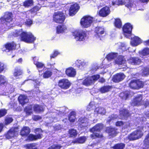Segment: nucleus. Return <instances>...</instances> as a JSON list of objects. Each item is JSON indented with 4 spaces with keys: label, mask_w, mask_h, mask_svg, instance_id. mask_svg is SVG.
Segmentation results:
<instances>
[{
    "label": "nucleus",
    "mask_w": 149,
    "mask_h": 149,
    "mask_svg": "<svg viewBox=\"0 0 149 149\" xmlns=\"http://www.w3.org/2000/svg\"><path fill=\"white\" fill-rule=\"evenodd\" d=\"M90 77L94 83L95 81L97 80L100 78V75L99 74H97L92 75Z\"/></svg>",
    "instance_id": "obj_49"
},
{
    "label": "nucleus",
    "mask_w": 149,
    "mask_h": 149,
    "mask_svg": "<svg viewBox=\"0 0 149 149\" xmlns=\"http://www.w3.org/2000/svg\"><path fill=\"white\" fill-rule=\"evenodd\" d=\"M110 13V10L109 7L105 6L100 10L98 13V15L100 17H104L108 16Z\"/></svg>",
    "instance_id": "obj_17"
},
{
    "label": "nucleus",
    "mask_w": 149,
    "mask_h": 149,
    "mask_svg": "<svg viewBox=\"0 0 149 149\" xmlns=\"http://www.w3.org/2000/svg\"><path fill=\"white\" fill-rule=\"evenodd\" d=\"M67 29L66 27L64 25H58L56 27V32L57 33H60L64 32Z\"/></svg>",
    "instance_id": "obj_36"
},
{
    "label": "nucleus",
    "mask_w": 149,
    "mask_h": 149,
    "mask_svg": "<svg viewBox=\"0 0 149 149\" xmlns=\"http://www.w3.org/2000/svg\"><path fill=\"white\" fill-rule=\"evenodd\" d=\"M78 143H83L85 142L86 140L85 136H82L77 138Z\"/></svg>",
    "instance_id": "obj_48"
},
{
    "label": "nucleus",
    "mask_w": 149,
    "mask_h": 149,
    "mask_svg": "<svg viewBox=\"0 0 149 149\" xmlns=\"http://www.w3.org/2000/svg\"><path fill=\"white\" fill-rule=\"evenodd\" d=\"M22 70L19 67H16L14 69V71L13 73V76L17 77L22 75Z\"/></svg>",
    "instance_id": "obj_33"
},
{
    "label": "nucleus",
    "mask_w": 149,
    "mask_h": 149,
    "mask_svg": "<svg viewBox=\"0 0 149 149\" xmlns=\"http://www.w3.org/2000/svg\"><path fill=\"white\" fill-rule=\"evenodd\" d=\"M142 74L144 76H147L149 74V69L148 68H146L144 69L142 72Z\"/></svg>",
    "instance_id": "obj_55"
},
{
    "label": "nucleus",
    "mask_w": 149,
    "mask_h": 149,
    "mask_svg": "<svg viewBox=\"0 0 149 149\" xmlns=\"http://www.w3.org/2000/svg\"><path fill=\"white\" fill-rule=\"evenodd\" d=\"M115 54L113 53H109L106 56V58L108 60L111 61L115 57Z\"/></svg>",
    "instance_id": "obj_47"
},
{
    "label": "nucleus",
    "mask_w": 149,
    "mask_h": 149,
    "mask_svg": "<svg viewBox=\"0 0 149 149\" xmlns=\"http://www.w3.org/2000/svg\"><path fill=\"white\" fill-rule=\"evenodd\" d=\"M84 63H82L81 62H80L79 63V62H77L76 63V65L78 68L80 69H83L84 68L83 66L84 65Z\"/></svg>",
    "instance_id": "obj_53"
},
{
    "label": "nucleus",
    "mask_w": 149,
    "mask_h": 149,
    "mask_svg": "<svg viewBox=\"0 0 149 149\" xmlns=\"http://www.w3.org/2000/svg\"><path fill=\"white\" fill-rule=\"evenodd\" d=\"M73 35L77 41H81L84 40L86 36L85 31L81 30H77L73 32Z\"/></svg>",
    "instance_id": "obj_8"
},
{
    "label": "nucleus",
    "mask_w": 149,
    "mask_h": 149,
    "mask_svg": "<svg viewBox=\"0 0 149 149\" xmlns=\"http://www.w3.org/2000/svg\"><path fill=\"white\" fill-rule=\"evenodd\" d=\"M125 146V144L124 143H118L114 144L111 148L113 149H124Z\"/></svg>",
    "instance_id": "obj_38"
},
{
    "label": "nucleus",
    "mask_w": 149,
    "mask_h": 149,
    "mask_svg": "<svg viewBox=\"0 0 149 149\" xmlns=\"http://www.w3.org/2000/svg\"><path fill=\"white\" fill-rule=\"evenodd\" d=\"M133 29V26L129 23L125 24L122 27L123 31L125 35L128 34L129 35H131Z\"/></svg>",
    "instance_id": "obj_14"
},
{
    "label": "nucleus",
    "mask_w": 149,
    "mask_h": 149,
    "mask_svg": "<svg viewBox=\"0 0 149 149\" xmlns=\"http://www.w3.org/2000/svg\"><path fill=\"white\" fill-rule=\"evenodd\" d=\"M143 126H138L137 129L130 133L127 136L130 141H133L141 138L143 135Z\"/></svg>",
    "instance_id": "obj_2"
},
{
    "label": "nucleus",
    "mask_w": 149,
    "mask_h": 149,
    "mask_svg": "<svg viewBox=\"0 0 149 149\" xmlns=\"http://www.w3.org/2000/svg\"><path fill=\"white\" fill-rule=\"evenodd\" d=\"M129 96V94L126 92H123L119 94V97L123 100H127Z\"/></svg>",
    "instance_id": "obj_41"
},
{
    "label": "nucleus",
    "mask_w": 149,
    "mask_h": 149,
    "mask_svg": "<svg viewBox=\"0 0 149 149\" xmlns=\"http://www.w3.org/2000/svg\"><path fill=\"white\" fill-rule=\"evenodd\" d=\"M33 81L34 82L33 84L35 88H38L40 85V82L36 80H34Z\"/></svg>",
    "instance_id": "obj_56"
},
{
    "label": "nucleus",
    "mask_w": 149,
    "mask_h": 149,
    "mask_svg": "<svg viewBox=\"0 0 149 149\" xmlns=\"http://www.w3.org/2000/svg\"><path fill=\"white\" fill-rule=\"evenodd\" d=\"M7 83V81L6 80L5 77L3 75H0V86L4 85Z\"/></svg>",
    "instance_id": "obj_44"
},
{
    "label": "nucleus",
    "mask_w": 149,
    "mask_h": 149,
    "mask_svg": "<svg viewBox=\"0 0 149 149\" xmlns=\"http://www.w3.org/2000/svg\"><path fill=\"white\" fill-rule=\"evenodd\" d=\"M112 88L111 86H104L100 88L99 91L102 93H104L110 91Z\"/></svg>",
    "instance_id": "obj_29"
},
{
    "label": "nucleus",
    "mask_w": 149,
    "mask_h": 149,
    "mask_svg": "<svg viewBox=\"0 0 149 149\" xmlns=\"http://www.w3.org/2000/svg\"><path fill=\"white\" fill-rule=\"evenodd\" d=\"M38 68L40 69L44 66V64L42 62H38L35 64Z\"/></svg>",
    "instance_id": "obj_52"
},
{
    "label": "nucleus",
    "mask_w": 149,
    "mask_h": 149,
    "mask_svg": "<svg viewBox=\"0 0 149 149\" xmlns=\"http://www.w3.org/2000/svg\"><path fill=\"white\" fill-rule=\"evenodd\" d=\"M34 132L36 134H29L25 139V141H36L42 138V134L40 133H42L43 130L40 128H36L34 130Z\"/></svg>",
    "instance_id": "obj_3"
},
{
    "label": "nucleus",
    "mask_w": 149,
    "mask_h": 149,
    "mask_svg": "<svg viewBox=\"0 0 149 149\" xmlns=\"http://www.w3.org/2000/svg\"><path fill=\"white\" fill-rule=\"evenodd\" d=\"M128 63L133 65H138L141 63V59L137 57H130L128 60Z\"/></svg>",
    "instance_id": "obj_22"
},
{
    "label": "nucleus",
    "mask_w": 149,
    "mask_h": 149,
    "mask_svg": "<svg viewBox=\"0 0 149 149\" xmlns=\"http://www.w3.org/2000/svg\"><path fill=\"white\" fill-rule=\"evenodd\" d=\"M114 24L116 27L120 29L122 26V24L120 19L119 18H116L114 22Z\"/></svg>",
    "instance_id": "obj_39"
},
{
    "label": "nucleus",
    "mask_w": 149,
    "mask_h": 149,
    "mask_svg": "<svg viewBox=\"0 0 149 149\" xmlns=\"http://www.w3.org/2000/svg\"><path fill=\"white\" fill-rule=\"evenodd\" d=\"M80 8L79 5L75 3L71 5L69 9V14L70 16H73L75 15Z\"/></svg>",
    "instance_id": "obj_12"
},
{
    "label": "nucleus",
    "mask_w": 149,
    "mask_h": 149,
    "mask_svg": "<svg viewBox=\"0 0 149 149\" xmlns=\"http://www.w3.org/2000/svg\"><path fill=\"white\" fill-rule=\"evenodd\" d=\"M7 113V110L5 109H0V118L4 116Z\"/></svg>",
    "instance_id": "obj_51"
},
{
    "label": "nucleus",
    "mask_w": 149,
    "mask_h": 149,
    "mask_svg": "<svg viewBox=\"0 0 149 149\" xmlns=\"http://www.w3.org/2000/svg\"><path fill=\"white\" fill-rule=\"evenodd\" d=\"M18 100L19 103L22 106L24 105L28 102L27 97L24 95H20L18 97Z\"/></svg>",
    "instance_id": "obj_24"
},
{
    "label": "nucleus",
    "mask_w": 149,
    "mask_h": 149,
    "mask_svg": "<svg viewBox=\"0 0 149 149\" xmlns=\"http://www.w3.org/2000/svg\"><path fill=\"white\" fill-rule=\"evenodd\" d=\"M94 32L95 33V36L97 37H100L104 32V29L102 27L97 26L95 27Z\"/></svg>",
    "instance_id": "obj_23"
},
{
    "label": "nucleus",
    "mask_w": 149,
    "mask_h": 149,
    "mask_svg": "<svg viewBox=\"0 0 149 149\" xmlns=\"http://www.w3.org/2000/svg\"><path fill=\"white\" fill-rule=\"evenodd\" d=\"M12 14L11 12H6L3 17L0 18V24L3 28L10 27L12 22Z\"/></svg>",
    "instance_id": "obj_1"
},
{
    "label": "nucleus",
    "mask_w": 149,
    "mask_h": 149,
    "mask_svg": "<svg viewBox=\"0 0 149 149\" xmlns=\"http://www.w3.org/2000/svg\"><path fill=\"white\" fill-rule=\"evenodd\" d=\"M33 0H25L23 2L22 6L25 8H29L33 5Z\"/></svg>",
    "instance_id": "obj_32"
},
{
    "label": "nucleus",
    "mask_w": 149,
    "mask_h": 149,
    "mask_svg": "<svg viewBox=\"0 0 149 149\" xmlns=\"http://www.w3.org/2000/svg\"><path fill=\"white\" fill-rule=\"evenodd\" d=\"M36 40V38L31 33L24 31L22 35L21 41L28 43H33Z\"/></svg>",
    "instance_id": "obj_5"
},
{
    "label": "nucleus",
    "mask_w": 149,
    "mask_h": 149,
    "mask_svg": "<svg viewBox=\"0 0 149 149\" xmlns=\"http://www.w3.org/2000/svg\"><path fill=\"white\" fill-rule=\"evenodd\" d=\"M117 130V129L115 127L109 126L106 128L105 132L109 136L114 137L116 136L118 134Z\"/></svg>",
    "instance_id": "obj_16"
},
{
    "label": "nucleus",
    "mask_w": 149,
    "mask_h": 149,
    "mask_svg": "<svg viewBox=\"0 0 149 149\" xmlns=\"http://www.w3.org/2000/svg\"><path fill=\"white\" fill-rule=\"evenodd\" d=\"M59 54V53L57 51L54 50L50 56V58L51 59L52 58H54L56 57L58 54Z\"/></svg>",
    "instance_id": "obj_54"
},
{
    "label": "nucleus",
    "mask_w": 149,
    "mask_h": 149,
    "mask_svg": "<svg viewBox=\"0 0 149 149\" xmlns=\"http://www.w3.org/2000/svg\"><path fill=\"white\" fill-rule=\"evenodd\" d=\"M93 20V17L89 15H85L81 19L80 23L82 27L87 28L91 26Z\"/></svg>",
    "instance_id": "obj_6"
},
{
    "label": "nucleus",
    "mask_w": 149,
    "mask_h": 149,
    "mask_svg": "<svg viewBox=\"0 0 149 149\" xmlns=\"http://www.w3.org/2000/svg\"><path fill=\"white\" fill-rule=\"evenodd\" d=\"M141 54L143 56H146L149 54V48H145L141 51Z\"/></svg>",
    "instance_id": "obj_50"
},
{
    "label": "nucleus",
    "mask_w": 149,
    "mask_h": 149,
    "mask_svg": "<svg viewBox=\"0 0 149 149\" xmlns=\"http://www.w3.org/2000/svg\"><path fill=\"white\" fill-rule=\"evenodd\" d=\"M52 74V69L50 68H47L43 73V77L45 79L51 77Z\"/></svg>",
    "instance_id": "obj_25"
},
{
    "label": "nucleus",
    "mask_w": 149,
    "mask_h": 149,
    "mask_svg": "<svg viewBox=\"0 0 149 149\" xmlns=\"http://www.w3.org/2000/svg\"><path fill=\"white\" fill-rule=\"evenodd\" d=\"M32 108V105H30L25 107L24 108V111L25 113L26 116H29L33 113Z\"/></svg>",
    "instance_id": "obj_30"
},
{
    "label": "nucleus",
    "mask_w": 149,
    "mask_h": 149,
    "mask_svg": "<svg viewBox=\"0 0 149 149\" xmlns=\"http://www.w3.org/2000/svg\"><path fill=\"white\" fill-rule=\"evenodd\" d=\"M125 76L123 73H117L114 75L112 80L115 83H118L123 81L125 77Z\"/></svg>",
    "instance_id": "obj_15"
},
{
    "label": "nucleus",
    "mask_w": 149,
    "mask_h": 149,
    "mask_svg": "<svg viewBox=\"0 0 149 149\" xmlns=\"http://www.w3.org/2000/svg\"><path fill=\"white\" fill-rule=\"evenodd\" d=\"M62 146L57 144H54L49 147L47 149H61Z\"/></svg>",
    "instance_id": "obj_45"
},
{
    "label": "nucleus",
    "mask_w": 149,
    "mask_h": 149,
    "mask_svg": "<svg viewBox=\"0 0 149 149\" xmlns=\"http://www.w3.org/2000/svg\"><path fill=\"white\" fill-rule=\"evenodd\" d=\"M104 127L103 125L101 123L96 124L95 126L89 129L90 132L93 133L94 132H100Z\"/></svg>",
    "instance_id": "obj_21"
},
{
    "label": "nucleus",
    "mask_w": 149,
    "mask_h": 149,
    "mask_svg": "<svg viewBox=\"0 0 149 149\" xmlns=\"http://www.w3.org/2000/svg\"><path fill=\"white\" fill-rule=\"evenodd\" d=\"M144 85V82L139 79L132 80L129 84L130 88L136 90L143 88Z\"/></svg>",
    "instance_id": "obj_7"
},
{
    "label": "nucleus",
    "mask_w": 149,
    "mask_h": 149,
    "mask_svg": "<svg viewBox=\"0 0 149 149\" xmlns=\"http://www.w3.org/2000/svg\"><path fill=\"white\" fill-rule=\"evenodd\" d=\"M120 115L124 118H127L130 116V113L129 111L126 109H123L119 111Z\"/></svg>",
    "instance_id": "obj_31"
},
{
    "label": "nucleus",
    "mask_w": 149,
    "mask_h": 149,
    "mask_svg": "<svg viewBox=\"0 0 149 149\" xmlns=\"http://www.w3.org/2000/svg\"><path fill=\"white\" fill-rule=\"evenodd\" d=\"M77 130L74 129H69L68 131V134L70 137L75 138L77 136Z\"/></svg>",
    "instance_id": "obj_37"
},
{
    "label": "nucleus",
    "mask_w": 149,
    "mask_h": 149,
    "mask_svg": "<svg viewBox=\"0 0 149 149\" xmlns=\"http://www.w3.org/2000/svg\"><path fill=\"white\" fill-rule=\"evenodd\" d=\"M124 124V123L122 121H117L116 123V125L117 126H121Z\"/></svg>",
    "instance_id": "obj_58"
},
{
    "label": "nucleus",
    "mask_w": 149,
    "mask_h": 149,
    "mask_svg": "<svg viewBox=\"0 0 149 149\" xmlns=\"http://www.w3.org/2000/svg\"><path fill=\"white\" fill-rule=\"evenodd\" d=\"M16 129L17 128L16 127H13L10 129L4 134L6 138L7 139H9L15 136L18 132Z\"/></svg>",
    "instance_id": "obj_11"
},
{
    "label": "nucleus",
    "mask_w": 149,
    "mask_h": 149,
    "mask_svg": "<svg viewBox=\"0 0 149 149\" xmlns=\"http://www.w3.org/2000/svg\"><path fill=\"white\" fill-rule=\"evenodd\" d=\"M76 115L75 112L73 111H71L68 115V120L70 122L74 123L75 122Z\"/></svg>",
    "instance_id": "obj_34"
},
{
    "label": "nucleus",
    "mask_w": 149,
    "mask_h": 149,
    "mask_svg": "<svg viewBox=\"0 0 149 149\" xmlns=\"http://www.w3.org/2000/svg\"><path fill=\"white\" fill-rule=\"evenodd\" d=\"M95 134L97 138H102L103 137V136L102 134H100L97 133H94Z\"/></svg>",
    "instance_id": "obj_61"
},
{
    "label": "nucleus",
    "mask_w": 149,
    "mask_h": 149,
    "mask_svg": "<svg viewBox=\"0 0 149 149\" xmlns=\"http://www.w3.org/2000/svg\"><path fill=\"white\" fill-rule=\"evenodd\" d=\"M31 132V129L27 126H23L21 129L19 134L23 138L27 137Z\"/></svg>",
    "instance_id": "obj_18"
},
{
    "label": "nucleus",
    "mask_w": 149,
    "mask_h": 149,
    "mask_svg": "<svg viewBox=\"0 0 149 149\" xmlns=\"http://www.w3.org/2000/svg\"><path fill=\"white\" fill-rule=\"evenodd\" d=\"M24 31H23L22 30L19 29L18 30H16L15 32H14L13 34V36L15 37H17L19 36V38L20 39Z\"/></svg>",
    "instance_id": "obj_40"
},
{
    "label": "nucleus",
    "mask_w": 149,
    "mask_h": 149,
    "mask_svg": "<svg viewBox=\"0 0 149 149\" xmlns=\"http://www.w3.org/2000/svg\"><path fill=\"white\" fill-rule=\"evenodd\" d=\"M32 107L33 111L37 113H40L43 112L44 110V108L42 105L35 104Z\"/></svg>",
    "instance_id": "obj_26"
},
{
    "label": "nucleus",
    "mask_w": 149,
    "mask_h": 149,
    "mask_svg": "<svg viewBox=\"0 0 149 149\" xmlns=\"http://www.w3.org/2000/svg\"><path fill=\"white\" fill-rule=\"evenodd\" d=\"M143 102V96L142 94H138L134 97L131 102L133 106H139L141 105Z\"/></svg>",
    "instance_id": "obj_10"
},
{
    "label": "nucleus",
    "mask_w": 149,
    "mask_h": 149,
    "mask_svg": "<svg viewBox=\"0 0 149 149\" xmlns=\"http://www.w3.org/2000/svg\"><path fill=\"white\" fill-rule=\"evenodd\" d=\"M36 146L35 143H28L25 145V147L27 149H33Z\"/></svg>",
    "instance_id": "obj_46"
},
{
    "label": "nucleus",
    "mask_w": 149,
    "mask_h": 149,
    "mask_svg": "<svg viewBox=\"0 0 149 149\" xmlns=\"http://www.w3.org/2000/svg\"><path fill=\"white\" fill-rule=\"evenodd\" d=\"M93 84L90 77L86 78L82 82L83 84L86 86H90Z\"/></svg>",
    "instance_id": "obj_35"
},
{
    "label": "nucleus",
    "mask_w": 149,
    "mask_h": 149,
    "mask_svg": "<svg viewBox=\"0 0 149 149\" xmlns=\"http://www.w3.org/2000/svg\"><path fill=\"white\" fill-rule=\"evenodd\" d=\"M32 21L30 19H28L26 22V24L30 26L32 24Z\"/></svg>",
    "instance_id": "obj_63"
},
{
    "label": "nucleus",
    "mask_w": 149,
    "mask_h": 149,
    "mask_svg": "<svg viewBox=\"0 0 149 149\" xmlns=\"http://www.w3.org/2000/svg\"><path fill=\"white\" fill-rule=\"evenodd\" d=\"M86 118L85 117H81L78 120V126L79 127L81 128V130H83L85 129L87 126L85 124L86 123Z\"/></svg>",
    "instance_id": "obj_19"
},
{
    "label": "nucleus",
    "mask_w": 149,
    "mask_h": 149,
    "mask_svg": "<svg viewBox=\"0 0 149 149\" xmlns=\"http://www.w3.org/2000/svg\"><path fill=\"white\" fill-rule=\"evenodd\" d=\"M123 0H113L112 1V4L113 5H119L123 4Z\"/></svg>",
    "instance_id": "obj_43"
},
{
    "label": "nucleus",
    "mask_w": 149,
    "mask_h": 149,
    "mask_svg": "<svg viewBox=\"0 0 149 149\" xmlns=\"http://www.w3.org/2000/svg\"><path fill=\"white\" fill-rule=\"evenodd\" d=\"M33 63L34 64H36V63H37L38 62L39 58L38 57L34 56L33 57Z\"/></svg>",
    "instance_id": "obj_60"
},
{
    "label": "nucleus",
    "mask_w": 149,
    "mask_h": 149,
    "mask_svg": "<svg viewBox=\"0 0 149 149\" xmlns=\"http://www.w3.org/2000/svg\"><path fill=\"white\" fill-rule=\"evenodd\" d=\"M13 120L11 117H6L4 120V124L5 125H8L12 123Z\"/></svg>",
    "instance_id": "obj_42"
},
{
    "label": "nucleus",
    "mask_w": 149,
    "mask_h": 149,
    "mask_svg": "<svg viewBox=\"0 0 149 149\" xmlns=\"http://www.w3.org/2000/svg\"><path fill=\"white\" fill-rule=\"evenodd\" d=\"M33 118L34 120L36 121L41 119L42 118L39 116L34 115L33 117Z\"/></svg>",
    "instance_id": "obj_57"
},
{
    "label": "nucleus",
    "mask_w": 149,
    "mask_h": 149,
    "mask_svg": "<svg viewBox=\"0 0 149 149\" xmlns=\"http://www.w3.org/2000/svg\"><path fill=\"white\" fill-rule=\"evenodd\" d=\"M126 60L124 57L121 55L118 56L115 61L116 64L118 65H122L125 63Z\"/></svg>",
    "instance_id": "obj_28"
},
{
    "label": "nucleus",
    "mask_w": 149,
    "mask_h": 149,
    "mask_svg": "<svg viewBox=\"0 0 149 149\" xmlns=\"http://www.w3.org/2000/svg\"><path fill=\"white\" fill-rule=\"evenodd\" d=\"M52 17L53 21L58 24H63L65 19L64 14L60 11L54 12Z\"/></svg>",
    "instance_id": "obj_4"
},
{
    "label": "nucleus",
    "mask_w": 149,
    "mask_h": 149,
    "mask_svg": "<svg viewBox=\"0 0 149 149\" xmlns=\"http://www.w3.org/2000/svg\"><path fill=\"white\" fill-rule=\"evenodd\" d=\"M4 127V125L2 123H0V133L3 130Z\"/></svg>",
    "instance_id": "obj_64"
},
{
    "label": "nucleus",
    "mask_w": 149,
    "mask_h": 149,
    "mask_svg": "<svg viewBox=\"0 0 149 149\" xmlns=\"http://www.w3.org/2000/svg\"><path fill=\"white\" fill-rule=\"evenodd\" d=\"M58 85L61 89L66 90L70 88L71 85V83L68 79L63 78L58 80Z\"/></svg>",
    "instance_id": "obj_9"
},
{
    "label": "nucleus",
    "mask_w": 149,
    "mask_h": 149,
    "mask_svg": "<svg viewBox=\"0 0 149 149\" xmlns=\"http://www.w3.org/2000/svg\"><path fill=\"white\" fill-rule=\"evenodd\" d=\"M4 64L0 62V72H1L4 70Z\"/></svg>",
    "instance_id": "obj_59"
},
{
    "label": "nucleus",
    "mask_w": 149,
    "mask_h": 149,
    "mask_svg": "<svg viewBox=\"0 0 149 149\" xmlns=\"http://www.w3.org/2000/svg\"><path fill=\"white\" fill-rule=\"evenodd\" d=\"M65 74L68 77H74L76 74V71L73 68L69 67L65 70Z\"/></svg>",
    "instance_id": "obj_20"
},
{
    "label": "nucleus",
    "mask_w": 149,
    "mask_h": 149,
    "mask_svg": "<svg viewBox=\"0 0 149 149\" xmlns=\"http://www.w3.org/2000/svg\"><path fill=\"white\" fill-rule=\"evenodd\" d=\"M141 40L140 38L137 36H134L131 39V45L134 46H136L141 43Z\"/></svg>",
    "instance_id": "obj_27"
},
{
    "label": "nucleus",
    "mask_w": 149,
    "mask_h": 149,
    "mask_svg": "<svg viewBox=\"0 0 149 149\" xmlns=\"http://www.w3.org/2000/svg\"><path fill=\"white\" fill-rule=\"evenodd\" d=\"M144 105L146 107L149 106V99H146V100Z\"/></svg>",
    "instance_id": "obj_62"
},
{
    "label": "nucleus",
    "mask_w": 149,
    "mask_h": 149,
    "mask_svg": "<svg viewBox=\"0 0 149 149\" xmlns=\"http://www.w3.org/2000/svg\"><path fill=\"white\" fill-rule=\"evenodd\" d=\"M16 46V44L13 41L7 42L4 45V51L6 52L12 51L15 50Z\"/></svg>",
    "instance_id": "obj_13"
}]
</instances>
